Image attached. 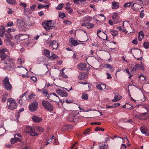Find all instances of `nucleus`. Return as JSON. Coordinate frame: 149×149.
Masks as SVG:
<instances>
[{
    "label": "nucleus",
    "mask_w": 149,
    "mask_h": 149,
    "mask_svg": "<svg viewBox=\"0 0 149 149\" xmlns=\"http://www.w3.org/2000/svg\"><path fill=\"white\" fill-rule=\"evenodd\" d=\"M10 141L12 144H14L17 142V141H16L15 139L13 138H12L11 139Z\"/></svg>",
    "instance_id": "4d7b16f0"
},
{
    "label": "nucleus",
    "mask_w": 149,
    "mask_h": 149,
    "mask_svg": "<svg viewBox=\"0 0 149 149\" xmlns=\"http://www.w3.org/2000/svg\"><path fill=\"white\" fill-rule=\"evenodd\" d=\"M8 52L6 49L3 48L0 49V57L2 61L5 60L8 57Z\"/></svg>",
    "instance_id": "0eeeda50"
},
{
    "label": "nucleus",
    "mask_w": 149,
    "mask_h": 149,
    "mask_svg": "<svg viewBox=\"0 0 149 149\" xmlns=\"http://www.w3.org/2000/svg\"><path fill=\"white\" fill-rule=\"evenodd\" d=\"M69 41L70 42V43L74 46H77L79 44V43L77 40H74L73 38H71L70 39Z\"/></svg>",
    "instance_id": "5701e85b"
},
{
    "label": "nucleus",
    "mask_w": 149,
    "mask_h": 149,
    "mask_svg": "<svg viewBox=\"0 0 149 149\" xmlns=\"http://www.w3.org/2000/svg\"><path fill=\"white\" fill-rule=\"evenodd\" d=\"M8 94L6 93H4L2 97V101L3 102L6 101L7 97H8Z\"/></svg>",
    "instance_id": "2f4dec72"
},
{
    "label": "nucleus",
    "mask_w": 149,
    "mask_h": 149,
    "mask_svg": "<svg viewBox=\"0 0 149 149\" xmlns=\"http://www.w3.org/2000/svg\"><path fill=\"white\" fill-rule=\"evenodd\" d=\"M3 62H1L0 64V67L1 68L4 69H8L10 68L11 66L13 65L14 63V60L8 57Z\"/></svg>",
    "instance_id": "f257e3e1"
},
{
    "label": "nucleus",
    "mask_w": 149,
    "mask_h": 149,
    "mask_svg": "<svg viewBox=\"0 0 149 149\" xmlns=\"http://www.w3.org/2000/svg\"><path fill=\"white\" fill-rule=\"evenodd\" d=\"M47 98L48 99L51 101H53L55 102H59L60 101V100L58 95L56 94L53 93L47 96Z\"/></svg>",
    "instance_id": "6e6552de"
},
{
    "label": "nucleus",
    "mask_w": 149,
    "mask_h": 149,
    "mask_svg": "<svg viewBox=\"0 0 149 149\" xmlns=\"http://www.w3.org/2000/svg\"><path fill=\"white\" fill-rule=\"evenodd\" d=\"M132 43L133 44H137L138 43L137 38L135 39L132 41Z\"/></svg>",
    "instance_id": "052dcab7"
},
{
    "label": "nucleus",
    "mask_w": 149,
    "mask_h": 149,
    "mask_svg": "<svg viewBox=\"0 0 149 149\" xmlns=\"http://www.w3.org/2000/svg\"><path fill=\"white\" fill-rule=\"evenodd\" d=\"M132 52L133 56L137 60L142 59L141 52L142 53L143 52H141L139 49H133V51Z\"/></svg>",
    "instance_id": "423d86ee"
},
{
    "label": "nucleus",
    "mask_w": 149,
    "mask_h": 149,
    "mask_svg": "<svg viewBox=\"0 0 149 149\" xmlns=\"http://www.w3.org/2000/svg\"><path fill=\"white\" fill-rule=\"evenodd\" d=\"M140 106L139 107L143 111H144V112L139 113V115H137V116L139 119H141L142 117L145 116L148 113V106L143 104L140 105Z\"/></svg>",
    "instance_id": "7ed1b4c3"
},
{
    "label": "nucleus",
    "mask_w": 149,
    "mask_h": 149,
    "mask_svg": "<svg viewBox=\"0 0 149 149\" xmlns=\"http://www.w3.org/2000/svg\"><path fill=\"white\" fill-rule=\"evenodd\" d=\"M17 25H18L19 26H20L21 25H23L24 24L28 25V26H32L33 25V24H25L24 20V19L23 18H20L19 19L18 18L17 19Z\"/></svg>",
    "instance_id": "4468645a"
},
{
    "label": "nucleus",
    "mask_w": 149,
    "mask_h": 149,
    "mask_svg": "<svg viewBox=\"0 0 149 149\" xmlns=\"http://www.w3.org/2000/svg\"><path fill=\"white\" fill-rule=\"evenodd\" d=\"M135 3L142 5L143 4V1L141 0H135Z\"/></svg>",
    "instance_id": "864d4df0"
},
{
    "label": "nucleus",
    "mask_w": 149,
    "mask_h": 149,
    "mask_svg": "<svg viewBox=\"0 0 149 149\" xmlns=\"http://www.w3.org/2000/svg\"><path fill=\"white\" fill-rule=\"evenodd\" d=\"M110 32L113 37L116 36L118 34L117 31H114L113 29H111L110 31Z\"/></svg>",
    "instance_id": "c9c22d12"
},
{
    "label": "nucleus",
    "mask_w": 149,
    "mask_h": 149,
    "mask_svg": "<svg viewBox=\"0 0 149 149\" xmlns=\"http://www.w3.org/2000/svg\"><path fill=\"white\" fill-rule=\"evenodd\" d=\"M119 3L115 1H113L112 3L111 8L113 9H116L119 7Z\"/></svg>",
    "instance_id": "aec40b11"
},
{
    "label": "nucleus",
    "mask_w": 149,
    "mask_h": 149,
    "mask_svg": "<svg viewBox=\"0 0 149 149\" xmlns=\"http://www.w3.org/2000/svg\"><path fill=\"white\" fill-rule=\"evenodd\" d=\"M52 46L53 49H56L58 46V43L56 41H53L50 45V46Z\"/></svg>",
    "instance_id": "393cba45"
},
{
    "label": "nucleus",
    "mask_w": 149,
    "mask_h": 149,
    "mask_svg": "<svg viewBox=\"0 0 149 149\" xmlns=\"http://www.w3.org/2000/svg\"><path fill=\"white\" fill-rule=\"evenodd\" d=\"M44 52L45 55L49 58L50 55V52L47 49H46L44 50Z\"/></svg>",
    "instance_id": "473e14b6"
},
{
    "label": "nucleus",
    "mask_w": 149,
    "mask_h": 149,
    "mask_svg": "<svg viewBox=\"0 0 149 149\" xmlns=\"http://www.w3.org/2000/svg\"><path fill=\"white\" fill-rule=\"evenodd\" d=\"M86 0H74V3L77 4H84Z\"/></svg>",
    "instance_id": "412c9836"
},
{
    "label": "nucleus",
    "mask_w": 149,
    "mask_h": 149,
    "mask_svg": "<svg viewBox=\"0 0 149 149\" xmlns=\"http://www.w3.org/2000/svg\"><path fill=\"white\" fill-rule=\"evenodd\" d=\"M87 77V74L83 72H81V74L78 76L79 78L81 80H84L85 79H86Z\"/></svg>",
    "instance_id": "b1692460"
},
{
    "label": "nucleus",
    "mask_w": 149,
    "mask_h": 149,
    "mask_svg": "<svg viewBox=\"0 0 149 149\" xmlns=\"http://www.w3.org/2000/svg\"><path fill=\"white\" fill-rule=\"evenodd\" d=\"M142 8V7L141 6V5L134 2L132 5V8L133 10L136 11H137L139 9Z\"/></svg>",
    "instance_id": "2eb2a0df"
},
{
    "label": "nucleus",
    "mask_w": 149,
    "mask_h": 149,
    "mask_svg": "<svg viewBox=\"0 0 149 149\" xmlns=\"http://www.w3.org/2000/svg\"><path fill=\"white\" fill-rule=\"evenodd\" d=\"M82 99L85 100H88V95L87 94L84 93L82 95Z\"/></svg>",
    "instance_id": "72a5a7b5"
},
{
    "label": "nucleus",
    "mask_w": 149,
    "mask_h": 149,
    "mask_svg": "<svg viewBox=\"0 0 149 149\" xmlns=\"http://www.w3.org/2000/svg\"><path fill=\"white\" fill-rule=\"evenodd\" d=\"M143 46L146 49H148L149 48V42H145L143 44Z\"/></svg>",
    "instance_id": "c03bdc74"
},
{
    "label": "nucleus",
    "mask_w": 149,
    "mask_h": 149,
    "mask_svg": "<svg viewBox=\"0 0 149 149\" xmlns=\"http://www.w3.org/2000/svg\"><path fill=\"white\" fill-rule=\"evenodd\" d=\"M26 93H25L23 94H22L21 96H20L19 97V103L20 104H22V97L24 96Z\"/></svg>",
    "instance_id": "e433bc0d"
},
{
    "label": "nucleus",
    "mask_w": 149,
    "mask_h": 149,
    "mask_svg": "<svg viewBox=\"0 0 149 149\" xmlns=\"http://www.w3.org/2000/svg\"><path fill=\"white\" fill-rule=\"evenodd\" d=\"M5 29L3 26H1L0 29V36L3 37L4 36L5 33Z\"/></svg>",
    "instance_id": "bb28decb"
},
{
    "label": "nucleus",
    "mask_w": 149,
    "mask_h": 149,
    "mask_svg": "<svg viewBox=\"0 0 149 149\" xmlns=\"http://www.w3.org/2000/svg\"><path fill=\"white\" fill-rule=\"evenodd\" d=\"M32 119L36 123H38L40 121H41L42 120V119L41 118L38 117L36 116H33L32 118Z\"/></svg>",
    "instance_id": "4be33fe9"
},
{
    "label": "nucleus",
    "mask_w": 149,
    "mask_h": 149,
    "mask_svg": "<svg viewBox=\"0 0 149 149\" xmlns=\"http://www.w3.org/2000/svg\"><path fill=\"white\" fill-rule=\"evenodd\" d=\"M139 78L142 81L146 79L145 77L143 74L140 75L139 77Z\"/></svg>",
    "instance_id": "3c124183"
},
{
    "label": "nucleus",
    "mask_w": 149,
    "mask_h": 149,
    "mask_svg": "<svg viewBox=\"0 0 149 149\" xmlns=\"http://www.w3.org/2000/svg\"><path fill=\"white\" fill-rule=\"evenodd\" d=\"M126 108L131 109L132 108H133L132 105H131L130 104H126Z\"/></svg>",
    "instance_id": "bf43d9fd"
},
{
    "label": "nucleus",
    "mask_w": 149,
    "mask_h": 149,
    "mask_svg": "<svg viewBox=\"0 0 149 149\" xmlns=\"http://www.w3.org/2000/svg\"><path fill=\"white\" fill-rule=\"evenodd\" d=\"M56 92L62 97H66L68 96V94L66 92L63 91L60 89L56 90Z\"/></svg>",
    "instance_id": "dca6fc26"
},
{
    "label": "nucleus",
    "mask_w": 149,
    "mask_h": 149,
    "mask_svg": "<svg viewBox=\"0 0 149 149\" xmlns=\"http://www.w3.org/2000/svg\"><path fill=\"white\" fill-rule=\"evenodd\" d=\"M29 36L28 35L25 34H20L15 36V38L20 41L29 38Z\"/></svg>",
    "instance_id": "f8f14e48"
},
{
    "label": "nucleus",
    "mask_w": 149,
    "mask_h": 149,
    "mask_svg": "<svg viewBox=\"0 0 149 149\" xmlns=\"http://www.w3.org/2000/svg\"><path fill=\"white\" fill-rule=\"evenodd\" d=\"M63 23L66 24H71V22L68 20H65L63 22Z\"/></svg>",
    "instance_id": "13d9d810"
},
{
    "label": "nucleus",
    "mask_w": 149,
    "mask_h": 149,
    "mask_svg": "<svg viewBox=\"0 0 149 149\" xmlns=\"http://www.w3.org/2000/svg\"><path fill=\"white\" fill-rule=\"evenodd\" d=\"M63 5L64 4L63 3H61L57 6L56 8L58 10H60L63 7Z\"/></svg>",
    "instance_id": "37998d69"
},
{
    "label": "nucleus",
    "mask_w": 149,
    "mask_h": 149,
    "mask_svg": "<svg viewBox=\"0 0 149 149\" xmlns=\"http://www.w3.org/2000/svg\"><path fill=\"white\" fill-rule=\"evenodd\" d=\"M22 61H23L21 58L18 59L17 60V63L19 64H21L22 63Z\"/></svg>",
    "instance_id": "69168bd1"
},
{
    "label": "nucleus",
    "mask_w": 149,
    "mask_h": 149,
    "mask_svg": "<svg viewBox=\"0 0 149 149\" xmlns=\"http://www.w3.org/2000/svg\"><path fill=\"white\" fill-rule=\"evenodd\" d=\"M90 130V128L87 129L84 132V133H83L84 134H88V132H89Z\"/></svg>",
    "instance_id": "774afa93"
},
{
    "label": "nucleus",
    "mask_w": 149,
    "mask_h": 149,
    "mask_svg": "<svg viewBox=\"0 0 149 149\" xmlns=\"http://www.w3.org/2000/svg\"><path fill=\"white\" fill-rule=\"evenodd\" d=\"M101 124V123L100 122H94L92 123H91V125H100Z\"/></svg>",
    "instance_id": "6e6d98bb"
},
{
    "label": "nucleus",
    "mask_w": 149,
    "mask_h": 149,
    "mask_svg": "<svg viewBox=\"0 0 149 149\" xmlns=\"http://www.w3.org/2000/svg\"><path fill=\"white\" fill-rule=\"evenodd\" d=\"M106 66L107 68H109L110 70L112 69H113L112 65L110 64L107 65Z\"/></svg>",
    "instance_id": "338daca9"
},
{
    "label": "nucleus",
    "mask_w": 149,
    "mask_h": 149,
    "mask_svg": "<svg viewBox=\"0 0 149 149\" xmlns=\"http://www.w3.org/2000/svg\"><path fill=\"white\" fill-rule=\"evenodd\" d=\"M5 131V129L3 127L0 128V136H1Z\"/></svg>",
    "instance_id": "09e8293b"
},
{
    "label": "nucleus",
    "mask_w": 149,
    "mask_h": 149,
    "mask_svg": "<svg viewBox=\"0 0 149 149\" xmlns=\"http://www.w3.org/2000/svg\"><path fill=\"white\" fill-rule=\"evenodd\" d=\"M19 4L21 6H22L24 8L26 7L27 5L25 3L22 2L20 3Z\"/></svg>",
    "instance_id": "e2e57ef3"
},
{
    "label": "nucleus",
    "mask_w": 149,
    "mask_h": 149,
    "mask_svg": "<svg viewBox=\"0 0 149 149\" xmlns=\"http://www.w3.org/2000/svg\"><path fill=\"white\" fill-rule=\"evenodd\" d=\"M17 71L19 74H22L26 72L27 71L26 69L23 67H18Z\"/></svg>",
    "instance_id": "a211bd4d"
},
{
    "label": "nucleus",
    "mask_w": 149,
    "mask_h": 149,
    "mask_svg": "<svg viewBox=\"0 0 149 149\" xmlns=\"http://www.w3.org/2000/svg\"><path fill=\"white\" fill-rule=\"evenodd\" d=\"M122 98V97L118 94L116 93L115 94L114 98L113 99L112 101L113 102H115L118 101L120 100Z\"/></svg>",
    "instance_id": "6ab92c4d"
},
{
    "label": "nucleus",
    "mask_w": 149,
    "mask_h": 149,
    "mask_svg": "<svg viewBox=\"0 0 149 149\" xmlns=\"http://www.w3.org/2000/svg\"><path fill=\"white\" fill-rule=\"evenodd\" d=\"M144 35L143 32L142 31H140L139 33L138 40L141 41L142 40V39L143 38Z\"/></svg>",
    "instance_id": "cd10ccee"
},
{
    "label": "nucleus",
    "mask_w": 149,
    "mask_h": 149,
    "mask_svg": "<svg viewBox=\"0 0 149 149\" xmlns=\"http://www.w3.org/2000/svg\"><path fill=\"white\" fill-rule=\"evenodd\" d=\"M42 25L44 28L47 31L52 29L54 27L52 21H45L42 23Z\"/></svg>",
    "instance_id": "39448f33"
},
{
    "label": "nucleus",
    "mask_w": 149,
    "mask_h": 149,
    "mask_svg": "<svg viewBox=\"0 0 149 149\" xmlns=\"http://www.w3.org/2000/svg\"><path fill=\"white\" fill-rule=\"evenodd\" d=\"M38 103L36 102H33L29 106V109L31 112L34 111L37 109Z\"/></svg>",
    "instance_id": "ddd939ff"
},
{
    "label": "nucleus",
    "mask_w": 149,
    "mask_h": 149,
    "mask_svg": "<svg viewBox=\"0 0 149 149\" xmlns=\"http://www.w3.org/2000/svg\"><path fill=\"white\" fill-rule=\"evenodd\" d=\"M140 130L141 132L144 134L146 136H149V130L146 128L141 127L140 128Z\"/></svg>",
    "instance_id": "f3484780"
},
{
    "label": "nucleus",
    "mask_w": 149,
    "mask_h": 149,
    "mask_svg": "<svg viewBox=\"0 0 149 149\" xmlns=\"http://www.w3.org/2000/svg\"><path fill=\"white\" fill-rule=\"evenodd\" d=\"M60 76L64 78H68V76L65 74L64 72L63 71H61Z\"/></svg>",
    "instance_id": "4c0bfd02"
},
{
    "label": "nucleus",
    "mask_w": 149,
    "mask_h": 149,
    "mask_svg": "<svg viewBox=\"0 0 149 149\" xmlns=\"http://www.w3.org/2000/svg\"><path fill=\"white\" fill-rule=\"evenodd\" d=\"M95 130L96 131L100 130L102 131H104V129L102 128H100L98 127H97L95 129Z\"/></svg>",
    "instance_id": "49530a36"
},
{
    "label": "nucleus",
    "mask_w": 149,
    "mask_h": 149,
    "mask_svg": "<svg viewBox=\"0 0 149 149\" xmlns=\"http://www.w3.org/2000/svg\"><path fill=\"white\" fill-rule=\"evenodd\" d=\"M42 104L45 109L49 111H52L53 110V107L51 103L48 101L43 100Z\"/></svg>",
    "instance_id": "20e7f679"
},
{
    "label": "nucleus",
    "mask_w": 149,
    "mask_h": 149,
    "mask_svg": "<svg viewBox=\"0 0 149 149\" xmlns=\"http://www.w3.org/2000/svg\"><path fill=\"white\" fill-rule=\"evenodd\" d=\"M94 25L92 23H87V28L88 29L94 27Z\"/></svg>",
    "instance_id": "ea45409f"
},
{
    "label": "nucleus",
    "mask_w": 149,
    "mask_h": 149,
    "mask_svg": "<svg viewBox=\"0 0 149 149\" xmlns=\"http://www.w3.org/2000/svg\"><path fill=\"white\" fill-rule=\"evenodd\" d=\"M26 132L29 133L32 136H37L38 134L35 128H32L31 127H27Z\"/></svg>",
    "instance_id": "1a4fd4ad"
},
{
    "label": "nucleus",
    "mask_w": 149,
    "mask_h": 149,
    "mask_svg": "<svg viewBox=\"0 0 149 149\" xmlns=\"http://www.w3.org/2000/svg\"><path fill=\"white\" fill-rule=\"evenodd\" d=\"M3 82L5 88L6 90H10L11 89L12 86L9 82V79L7 77L3 80Z\"/></svg>",
    "instance_id": "9b49d317"
},
{
    "label": "nucleus",
    "mask_w": 149,
    "mask_h": 149,
    "mask_svg": "<svg viewBox=\"0 0 149 149\" xmlns=\"http://www.w3.org/2000/svg\"><path fill=\"white\" fill-rule=\"evenodd\" d=\"M104 144H102L99 146V149H105L108 147V145L105 144V142H104Z\"/></svg>",
    "instance_id": "c756f323"
},
{
    "label": "nucleus",
    "mask_w": 149,
    "mask_h": 149,
    "mask_svg": "<svg viewBox=\"0 0 149 149\" xmlns=\"http://www.w3.org/2000/svg\"><path fill=\"white\" fill-rule=\"evenodd\" d=\"M7 102V105L8 109L13 110L16 109L17 104L14 99L12 98H8Z\"/></svg>",
    "instance_id": "f03ea898"
},
{
    "label": "nucleus",
    "mask_w": 149,
    "mask_h": 149,
    "mask_svg": "<svg viewBox=\"0 0 149 149\" xmlns=\"http://www.w3.org/2000/svg\"><path fill=\"white\" fill-rule=\"evenodd\" d=\"M141 66L139 64H136L135 65V68L136 69H138L140 68Z\"/></svg>",
    "instance_id": "5fc2aeb1"
},
{
    "label": "nucleus",
    "mask_w": 149,
    "mask_h": 149,
    "mask_svg": "<svg viewBox=\"0 0 149 149\" xmlns=\"http://www.w3.org/2000/svg\"><path fill=\"white\" fill-rule=\"evenodd\" d=\"M87 64L86 63H80L77 66L78 69L80 70H84L86 71H89L90 70L89 67L87 66Z\"/></svg>",
    "instance_id": "9d476101"
},
{
    "label": "nucleus",
    "mask_w": 149,
    "mask_h": 149,
    "mask_svg": "<svg viewBox=\"0 0 149 149\" xmlns=\"http://www.w3.org/2000/svg\"><path fill=\"white\" fill-rule=\"evenodd\" d=\"M7 2L10 4H14L16 3L15 0H6Z\"/></svg>",
    "instance_id": "58836bf2"
},
{
    "label": "nucleus",
    "mask_w": 149,
    "mask_h": 149,
    "mask_svg": "<svg viewBox=\"0 0 149 149\" xmlns=\"http://www.w3.org/2000/svg\"><path fill=\"white\" fill-rule=\"evenodd\" d=\"M36 131L37 132H43V129L41 127H38L36 128H35Z\"/></svg>",
    "instance_id": "a19ab883"
},
{
    "label": "nucleus",
    "mask_w": 149,
    "mask_h": 149,
    "mask_svg": "<svg viewBox=\"0 0 149 149\" xmlns=\"http://www.w3.org/2000/svg\"><path fill=\"white\" fill-rule=\"evenodd\" d=\"M7 33H9L11 32H14L15 31V30L14 29L9 28L7 30Z\"/></svg>",
    "instance_id": "603ef678"
},
{
    "label": "nucleus",
    "mask_w": 149,
    "mask_h": 149,
    "mask_svg": "<svg viewBox=\"0 0 149 149\" xmlns=\"http://www.w3.org/2000/svg\"><path fill=\"white\" fill-rule=\"evenodd\" d=\"M118 16V15L116 13H114L112 16V19L115 20L116 19Z\"/></svg>",
    "instance_id": "79ce46f5"
},
{
    "label": "nucleus",
    "mask_w": 149,
    "mask_h": 149,
    "mask_svg": "<svg viewBox=\"0 0 149 149\" xmlns=\"http://www.w3.org/2000/svg\"><path fill=\"white\" fill-rule=\"evenodd\" d=\"M43 93L47 97V96L49 95V94H48L47 91L46 90H43L42 91Z\"/></svg>",
    "instance_id": "8fccbe9b"
},
{
    "label": "nucleus",
    "mask_w": 149,
    "mask_h": 149,
    "mask_svg": "<svg viewBox=\"0 0 149 149\" xmlns=\"http://www.w3.org/2000/svg\"><path fill=\"white\" fill-rule=\"evenodd\" d=\"M13 25V22H9L7 24V26H12Z\"/></svg>",
    "instance_id": "0e129e2a"
},
{
    "label": "nucleus",
    "mask_w": 149,
    "mask_h": 149,
    "mask_svg": "<svg viewBox=\"0 0 149 149\" xmlns=\"http://www.w3.org/2000/svg\"><path fill=\"white\" fill-rule=\"evenodd\" d=\"M92 19V18L89 16H86L84 19V20L85 21H90Z\"/></svg>",
    "instance_id": "f704fd0d"
},
{
    "label": "nucleus",
    "mask_w": 149,
    "mask_h": 149,
    "mask_svg": "<svg viewBox=\"0 0 149 149\" xmlns=\"http://www.w3.org/2000/svg\"><path fill=\"white\" fill-rule=\"evenodd\" d=\"M49 5H44L41 4H39L38 6V8L40 9L42 8H49Z\"/></svg>",
    "instance_id": "c85d7f7f"
},
{
    "label": "nucleus",
    "mask_w": 149,
    "mask_h": 149,
    "mask_svg": "<svg viewBox=\"0 0 149 149\" xmlns=\"http://www.w3.org/2000/svg\"><path fill=\"white\" fill-rule=\"evenodd\" d=\"M96 87L98 89L102 90L103 89H104L106 88V85L105 84H97Z\"/></svg>",
    "instance_id": "a878e982"
},
{
    "label": "nucleus",
    "mask_w": 149,
    "mask_h": 149,
    "mask_svg": "<svg viewBox=\"0 0 149 149\" xmlns=\"http://www.w3.org/2000/svg\"><path fill=\"white\" fill-rule=\"evenodd\" d=\"M58 57V56L54 54L53 53H52V55L51 56H49V59H50L52 60H54Z\"/></svg>",
    "instance_id": "7c9ffc66"
},
{
    "label": "nucleus",
    "mask_w": 149,
    "mask_h": 149,
    "mask_svg": "<svg viewBox=\"0 0 149 149\" xmlns=\"http://www.w3.org/2000/svg\"><path fill=\"white\" fill-rule=\"evenodd\" d=\"M59 16L61 17V18H63L65 17V14L63 13H59Z\"/></svg>",
    "instance_id": "de8ad7c7"
},
{
    "label": "nucleus",
    "mask_w": 149,
    "mask_h": 149,
    "mask_svg": "<svg viewBox=\"0 0 149 149\" xmlns=\"http://www.w3.org/2000/svg\"><path fill=\"white\" fill-rule=\"evenodd\" d=\"M36 7V5L35 4H34L30 7V8L31 10H34Z\"/></svg>",
    "instance_id": "680f3d73"
},
{
    "label": "nucleus",
    "mask_w": 149,
    "mask_h": 149,
    "mask_svg": "<svg viewBox=\"0 0 149 149\" xmlns=\"http://www.w3.org/2000/svg\"><path fill=\"white\" fill-rule=\"evenodd\" d=\"M5 33V36L6 37L5 39L7 40H8L10 39V35L8 33Z\"/></svg>",
    "instance_id": "a18cd8bd"
}]
</instances>
